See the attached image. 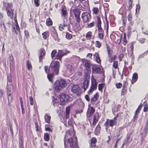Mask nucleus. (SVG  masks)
<instances>
[{
    "label": "nucleus",
    "mask_w": 148,
    "mask_h": 148,
    "mask_svg": "<svg viewBox=\"0 0 148 148\" xmlns=\"http://www.w3.org/2000/svg\"><path fill=\"white\" fill-rule=\"evenodd\" d=\"M66 82L65 80L61 79H58L54 83L53 89L55 92H58L65 87Z\"/></svg>",
    "instance_id": "1"
},
{
    "label": "nucleus",
    "mask_w": 148,
    "mask_h": 148,
    "mask_svg": "<svg viewBox=\"0 0 148 148\" xmlns=\"http://www.w3.org/2000/svg\"><path fill=\"white\" fill-rule=\"evenodd\" d=\"M2 9L3 10H6L8 16L11 18L13 19L14 10L13 8L12 3H3Z\"/></svg>",
    "instance_id": "2"
},
{
    "label": "nucleus",
    "mask_w": 148,
    "mask_h": 148,
    "mask_svg": "<svg viewBox=\"0 0 148 148\" xmlns=\"http://www.w3.org/2000/svg\"><path fill=\"white\" fill-rule=\"evenodd\" d=\"M60 67V63L58 61H52L50 64L49 71L52 72L53 74L58 75Z\"/></svg>",
    "instance_id": "3"
},
{
    "label": "nucleus",
    "mask_w": 148,
    "mask_h": 148,
    "mask_svg": "<svg viewBox=\"0 0 148 148\" xmlns=\"http://www.w3.org/2000/svg\"><path fill=\"white\" fill-rule=\"evenodd\" d=\"M66 142L64 140L65 148H68L66 145ZM67 143L69 145L70 148H79L77 143V138L75 136L74 138H72L68 139Z\"/></svg>",
    "instance_id": "4"
},
{
    "label": "nucleus",
    "mask_w": 148,
    "mask_h": 148,
    "mask_svg": "<svg viewBox=\"0 0 148 148\" xmlns=\"http://www.w3.org/2000/svg\"><path fill=\"white\" fill-rule=\"evenodd\" d=\"M98 83L95 79L92 77L91 80V84L90 89L88 91L89 94H91L94 91L96 90L97 87Z\"/></svg>",
    "instance_id": "5"
},
{
    "label": "nucleus",
    "mask_w": 148,
    "mask_h": 148,
    "mask_svg": "<svg viewBox=\"0 0 148 148\" xmlns=\"http://www.w3.org/2000/svg\"><path fill=\"white\" fill-rule=\"evenodd\" d=\"M81 17L83 23H86L89 22L91 18L90 14L87 12H83L81 15Z\"/></svg>",
    "instance_id": "6"
},
{
    "label": "nucleus",
    "mask_w": 148,
    "mask_h": 148,
    "mask_svg": "<svg viewBox=\"0 0 148 148\" xmlns=\"http://www.w3.org/2000/svg\"><path fill=\"white\" fill-rule=\"evenodd\" d=\"M82 62H83V64L85 68L86 71L89 73L91 71V64L89 61L86 60L82 59Z\"/></svg>",
    "instance_id": "7"
},
{
    "label": "nucleus",
    "mask_w": 148,
    "mask_h": 148,
    "mask_svg": "<svg viewBox=\"0 0 148 148\" xmlns=\"http://www.w3.org/2000/svg\"><path fill=\"white\" fill-rule=\"evenodd\" d=\"M70 96L65 93H63L59 95V98L61 102H67L69 100Z\"/></svg>",
    "instance_id": "8"
},
{
    "label": "nucleus",
    "mask_w": 148,
    "mask_h": 148,
    "mask_svg": "<svg viewBox=\"0 0 148 148\" xmlns=\"http://www.w3.org/2000/svg\"><path fill=\"white\" fill-rule=\"evenodd\" d=\"M80 88L78 85H75L72 86L71 88V91L73 93H75L78 95L80 91Z\"/></svg>",
    "instance_id": "9"
},
{
    "label": "nucleus",
    "mask_w": 148,
    "mask_h": 148,
    "mask_svg": "<svg viewBox=\"0 0 148 148\" xmlns=\"http://www.w3.org/2000/svg\"><path fill=\"white\" fill-rule=\"evenodd\" d=\"M92 73L94 74H100L101 73V68L97 65H93L92 66Z\"/></svg>",
    "instance_id": "10"
},
{
    "label": "nucleus",
    "mask_w": 148,
    "mask_h": 148,
    "mask_svg": "<svg viewBox=\"0 0 148 148\" xmlns=\"http://www.w3.org/2000/svg\"><path fill=\"white\" fill-rule=\"evenodd\" d=\"M95 111V110L92 107H89L86 112L87 119H89L91 115L93 114Z\"/></svg>",
    "instance_id": "11"
},
{
    "label": "nucleus",
    "mask_w": 148,
    "mask_h": 148,
    "mask_svg": "<svg viewBox=\"0 0 148 148\" xmlns=\"http://www.w3.org/2000/svg\"><path fill=\"white\" fill-rule=\"evenodd\" d=\"M66 55V53L62 50H58V52L56 56V58L55 59H56L61 60L62 57Z\"/></svg>",
    "instance_id": "12"
},
{
    "label": "nucleus",
    "mask_w": 148,
    "mask_h": 148,
    "mask_svg": "<svg viewBox=\"0 0 148 148\" xmlns=\"http://www.w3.org/2000/svg\"><path fill=\"white\" fill-rule=\"evenodd\" d=\"M70 107L69 106H67L66 108V114L64 118V121H63L64 123L66 124V120L67 119H68L70 116Z\"/></svg>",
    "instance_id": "13"
},
{
    "label": "nucleus",
    "mask_w": 148,
    "mask_h": 148,
    "mask_svg": "<svg viewBox=\"0 0 148 148\" xmlns=\"http://www.w3.org/2000/svg\"><path fill=\"white\" fill-rule=\"evenodd\" d=\"M61 12L62 16L64 18L67 17L68 13L67 11V10L64 6H63L62 7V8L61 9Z\"/></svg>",
    "instance_id": "14"
},
{
    "label": "nucleus",
    "mask_w": 148,
    "mask_h": 148,
    "mask_svg": "<svg viewBox=\"0 0 148 148\" xmlns=\"http://www.w3.org/2000/svg\"><path fill=\"white\" fill-rule=\"evenodd\" d=\"M15 27L14 26L12 27V30L13 32H15L16 34H21V32L20 31V28L18 23L15 24Z\"/></svg>",
    "instance_id": "15"
},
{
    "label": "nucleus",
    "mask_w": 148,
    "mask_h": 148,
    "mask_svg": "<svg viewBox=\"0 0 148 148\" xmlns=\"http://www.w3.org/2000/svg\"><path fill=\"white\" fill-rule=\"evenodd\" d=\"M89 82V81L86 79H84V82L83 83L82 85V88L84 89V91H85L88 87Z\"/></svg>",
    "instance_id": "16"
},
{
    "label": "nucleus",
    "mask_w": 148,
    "mask_h": 148,
    "mask_svg": "<svg viewBox=\"0 0 148 148\" xmlns=\"http://www.w3.org/2000/svg\"><path fill=\"white\" fill-rule=\"evenodd\" d=\"M9 60L10 61V70H13L14 68V63L13 61V57L12 55L10 57Z\"/></svg>",
    "instance_id": "17"
},
{
    "label": "nucleus",
    "mask_w": 148,
    "mask_h": 148,
    "mask_svg": "<svg viewBox=\"0 0 148 148\" xmlns=\"http://www.w3.org/2000/svg\"><path fill=\"white\" fill-rule=\"evenodd\" d=\"M99 119V114L98 112H96L94 115L93 118V125H95L97 122H98Z\"/></svg>",
    "instance_id": "18"
},
{
    "label": "nucleus",
    "mask_w": 148,
    "mask_h": 148,
    "mask_svg": "<svg viewBox=\"0 0 148 148\" xmlns=\"http://www.w3.org/2000/svg\"><path fill=\"white\" fill-rule=\"evenodd\" d=\"M97 142V139L95 138H92L90 140V146L91 148H96V143Z\"/></svg>",
    "instance_id": "19"
},
{
    "label": "nucleus",
    "mask_w": 148,
    "mask_h": 148,
    "mask_svg": "<svg viewBox=\"0 0 148 148\" xmlns=\"http://www.w3.org/2000/svg\"><path fill=\"white\" fill-rule=\"evenodd\" d=\"M101 22L100 18L98 16L97 17V26L98 28V31L103 29L101 27Z\"/></svg>",
    "instance_id": "20"
},
{
    "label": "nucleus",
    "mask_w": 148,
    "mask_h": 148,
    "mask_svg": "<svg viewBox=\"0 0 148 148\" xmlns=\"http://www.w3.org/2000/svg\"><path fill=\"white\" fill-rule=\"evenodd\" d=\"M138 79V75L136 73H134L132 76V83L133 84Z\"/></svg>",
    "instance_id": "21"
},
{
    "label": "nucleus",
    "mask_w": 148,
    "mask_h": 148,
    "mask_svg": "<svg viewBox=\"0 0 148 148\" xmlns=\"http://www.w3.org/2000/svg\"><path fill=\"white\" fill-rule=\"evenodd\" d=\"M13 86L11 84H8V83L7 84V86L6 89L7 90V94L11 93V90H12L13 88Z\"/></svg>",
    "instance_id": "22"
},
{
    "label": "nucleus",
    "mask_w": 148,
    "mask_h": 148,
    "mask_svg": "<svg viewBox=\"0 0 148 148\" xmlns=\"http://www.w3.org/2000/svg\"><path fill=\"white\" fill-rule=\"evenodd\" d=\"M75 17L80 15L81 11L79 9H74L73 10Z\"/></svg>",
    "instance_id": "23"
},
{
    "label": "nucleus",
    "mask_w": 148,
    "mask_h": 148,
    "mask_svg": "<svg viewBox=\"0 0 148 148\" xmlns=\"http://www.w3.org/2000/svg\"><path fill=\"white\" fill-rule=\"evenodd\" d=\"M124 128L125 127L124 126L120 127L119 128L118 131L116 132V136L117 138H119V136L122 134V131L124 129Z\"/></svg>",
    "instance_id": "24"
},
{
    "label": "nucleus",
    "mask_w": 148,
    "mask_h": 148,
    "mask_svg": "<svg viewBox=\"0 0 148 148\" xmlns=\"http://www.w3.org/2000/svg\"><path fill=\"white\" fill-rule=\"evenodd\" d=\"M101 126L99 124L97 125L95 130V133L96 135H99V134L100 133V131L101 130Z\"/></svg>",
    "instance_id": "25"
},
{
    "label": "nucleus",
    "mask_w": 148,
    "mask_h": 148,
    "mask_svg": "<svg viewBox=\"0 0 148 148\" xmlns=\"http://www.w3.org/2000/svg\"><path fill=\"white\" fill-rule=\"evenodd\" d=\"M99 97L98 92H97L95 94L93 97L91 99V101L92 102H95L97 101Z\"/></svg>",
    "instance_id": "26"
},
{
    "label": "nucleus",
    "mask_w": 148,
    "mask_h": 148,
    "mask_svg": "<svg viewBox=\"0 0 148 148\" xmlns=\"http://www.w3.org/2000/svg\"><path fill=\"white\" fill-rule=\"evenodd\" d=\"M94 56L95 57L96 61L97 62L100 64L101 63V61L100 59V57L98 53H96L94 55Z\"/></svg>",
    "instance_id": "27"
},
{
    "label": "nucleus",
    "mask_w": 148,
    "mask_h": 148,
    "mask_svg": "<svg viewBox=\"0 0 148 148\" xmlns=\"http://www.w3.org/2000/svg\"><path fill=\"white\" fill-rule=\"evenodd\" d=\"M7 94L8 95V105H10V104L13 101V99L12 96H11V93H8V94Z\"/></svg>",
    "instance_id": "28"
},
{
    "label": "nucleus",
    "mask_w": 148,
    "mask_h": 148,
    "mask_svg": "<svg viewBox=\"0 0 148 148\" xmlns=\"http://www.w3.org/2000/svg\"><path fill=\"white\" fill-rule=\"evenodd\" d=\"M109 126L112 127L117 122L115 120H109Z\"/></svg>",
    "instance_id": "29"
},
{
    "label": "nucleus",
    "mask_w": 148,
    "mask_h": 148,
    "mask_svg": "<svg viewBox=\"0 0 148 148\" xmlns=\"http://www.w3.org/2000/svg\"><path fill=\"white\" fill-rule=\"evenodd\" d=\"M53 22L51 20L50 18H49L47 19L46 24V25L48 26H51L52 25Z\"/></svg>",
    "instance_id": "30"
},
{
    "label": "nucleus",
    "mask_w": 148,
    "mask_h": 148,
    "mask_svg": "<svg viewBox=\"0 0 148 148\" xmlns=\"http://www.w3.org/2000/svg\"><path fill=\"white\" fill-rule=\"evenodd\" d=\"M51 118V116H50L48 115L47 114H46L45 116V121L48 123H49Z\"/></svg>",
    "instance_id": "31"
},
{
    "label": "nucleus",
    "mask_w": 148,
    "mask_h": 148,
    "mask_svg": "<svg viewBox=\"0 0 148 148\" xmlns=\"http://www.w3.org/2000/svg\"><path fill=\"white\" fill-rule=\"evenodd\" d=\"M105 85V83L99 84L98 85V89L100 91H102V89Z\"/></svg>",
    "instance_id": "32"
},
{
    "label": "nucleus",
    "mask_w": 148,
    "mask_h": 148,
    "mask_svg": "<svg viewBox=\"0 0 148 148\" xmlns=\"http://www.w3.org/2000/svg\"><path fill=\"white\" fill-rule=\"evenodd\" d=\"M142 106V104L141 103L140 105L138 107L137 109L136 110L135 112V114H136L137 115H138V114L139 113L140 110L141 109V108Z\"/></svg>",
    "instance_id": "33"
},
{
    "label": "nucleus",
    "mask_w": 148,
    "mask_h": 148,
    "mask_svg": "<svg viewBox=\"0 0 148 148\" xmlns=\"http://www.w3.org/2000/svg\"><path fill=\"white\" fill-rule=\"evenodd\" d=\"M23 147V140L21 137L19 138V147Z\"/></svg>",
    "instance_id": "34"
},
{
    "label": "nucleus",
    "mask_w": 148,
    "mask_h": 148,
    "mask_svg": "<svg viewBox=\"0 0 148 148\" xmlns=\"http://www.w3.org/2000/svg\"><path fill=\"white\" fill-rule=\"evenodd\" d=\"M107 49L108 55V57H111V49L109 47L107 44H106Z\"/></svg>",
    "instance_id": "35"
},
{
    "label": "nucleus",
    "mask_w": 148,
    "mask_h": 148,
    "mask_svg": "<svg viewBox=\"0 0 148 148\" xmlns=\"http://www.w3.org/2000/svg\"><path fill=\"white\" fill-rule=\"evenodd\" d=\"M127 89L125 85H123V86L122 89L121 91V95H124L126 93Z\"/></svg>",
    "instance_id": "36"
},
{
    "label": "nucleus",
    "mask_w": 148,
    "mask_h": 148,
    "mask_svg": "<svg viewBox=\"0 0 148 148\" xmlns=\"http://www.w3.org/2000/svg\"><path fill=\"white\" fill-rule=\"evenodd\" d=\"M44 140L46 141H48L49 140V136L48 133H45L44 134Z\"/></svg>",
    "instance_id": "37"
},
{
    "label": "nucleus",
    "mask_w": 148,
    "mask_h": 148,
    "mask_svg": "<svg viewBox=\"0 0 148 148\" xmlns=\"http://www.w3.org/2000/svg\"><path fill=\"white\" fill-rule=\"evenodd\" d=\"M53 77V74H51V73H47V78L49 81L52 82V79Z\"/></svg>",
    "instance_id": "38"
},
{
    "label": "nucleus",
    "mask_w": 148,
    "mask_h": 148,
    "mask_svg": "<svg viewBox=\"0 0 148 148\" xmlns=\"http://www.w3.org/2000/svg\"><path fill=\"white\" fill-rule=\"evenodd\" d=\"M57 53V50H53L51 53V56L52 59L53 58L56 57V54Z\"/></svg>",
    "instance_id": "39"
},
{
    "label": "nucleus",
    "mask_w": 148,
    "mask_h": 148,
    "mask_svg": "<svg viewBox=\"0 0 148 148\" xmlns=\"http://www.w3.org/2000/svg\"><path fill=\"white\" fill-rule=\"evenodd\" d=\"M75 20L76 21V22L77 23L79 24L81 21V20L80 18V15L78 16H77L75 17Z\"/></svg>",
    "instance_id": "40"
},
{
    "label": "nucleus",
    "mask_w": 148,
    "mask_h": 148,
    "mask_svg": "<svg viewBox=\"0 0 148 148\" xmlns=\"http://www.w3.org/2000/svg\"><path fill=\"white\" fill-rule=\"evenodd\" d=\"M99 10L97 8L94 7L92 9V11L96 15H97L98 14Z\"/></svg>",
    "instance_id": "41"
},
{
    "label": "nucleus",
    "mask_w": 148,
    "mask_h": 148,
    "mask_svg": "<svg viewBox=\"0 0 148 148\" xmlns=\"http://www.w3.org/2000/svg\"><path fill=\"white\" fill-rule=\"evenodd\" d=\"M26 65L27 67V69L28 70H30V69L32 68V66L31 64V63L29 61H27Z\"/></svg>",
    "instance_id": "42"
},
{
    "label": "nucleus",
    "mask_w": 148,
    "mask_h": 148,
    "mask_svg": "<svg viewBox=\"0 0 148 148\" xmlns=\"http://www.w3.org/2000/svg\"><path fill=\"white\" fill-rule=\"evenodd\" d=\"M91 36V32H89L86 34V37L88 39H90Z\"/></svg>",
    "instance_id": "43"
},
{
    "label": "nucleus",
    "mask_w": 148,
    "mask_h": 148,
    "mask_svg": "<svg viewBox=\"0 0 148 148\" xmlns=\"http://www.w3.org/2000/svg\"><path fill=\"white\" fill-rule=\"evenodd\" d=\"M72 35L69 32H67L66 33V38L68 40H70L72 38Z\"/></svg>",
    "instance_id": "44"
},
{
    "label": "nucleus",
    "mask_w": 148,
    "mask_h": 148,
    "mask_svg": "<svg viewBox=\"0 0 148 148\" xmlns=\"http://www.w3.org/2000/svg\"><path fill=\"white\" fill-rule=\"evenodd\" d=\"M53 36L55 40L57 41L58 42H59L60 41V39L58 38V34H56L53 35Z\"/></svg>",
    "instance_id": "45"
},
{
    "label": "nucleus",
    "mask_w": 148,
    "mask_h": 148,
    "mask_svg": "<svg viewBox=\"0 0 148 148\" xmlns=\"http://www.w3.org/2000/svg\"><path fill=\"white\" fill-rule=\"evenodd\" d=\"M95 22L93 21L91 23L88 24H87V27L88 28L92 27L95 26Z\"/></svg>",
    "instance_id": "46"
},
{
    "label": "nucleus",
    "mask_w": 148,
    "mask_h": 148,
    "mask_svg": "<svg viewBox=\"0 0 148 148\" xmlns=\"http://www.w3.org/2000/svg\"><path fill=\"white\" fill-rule=\"evenodd\" d=\"M126 139L127 141L129 143L131 142L132 140V138L131 137L130 135L128 134L127 136Z\"/></svg>",
    "instance_id": "47"
},
{
    "label": "nucleus",
    "mask_w": 148,
    "mask_h": 148,
    "mask_svg": "<svg viewBox=\"0 0 148 148\" xmlns=\"http://www.w3.org/2000/svg\"><path fill=\"white\" fill-rule=\"evenodd\" d=\"M95 46L98 48H100L101 46V43L98 41H96L95 42Z\"/></svg>",
    "instance_id": "48"
},
{
    "label": "nucleus",
    "mask_w": 148,
    "mask_h": 148,
    "mask_svg": "<svg viewBox=\"0 0 148 148\" xmlns=\"http://www.w3.org/2000/svg\"><path fill=\"white\" fill-rule=\"evenodd\" d=\"M73 122V120L72 118H71L69 119L68 123V125H71Z\"/></svg>",
    "instance_id": "49"
},
{
    "label": "nucleus",
    "mask_w": 148,
    "mask_h": 148,
    "mask_svg": "<svg viewBox=\"0 0 148 148\" xmlns=\"http://www.w3.org/2000/svg\"><path fill=\"white\" fill-rule=\"evenodd\" d=\"M118 62L117 61H114L113 64V67L115 69H116L118 68Z\"/></svg>",
    "instance_id": "50"
},
{
    "label": "nucleus",
    "mask_w": 148,
    "mask_h": 148,
    "mask_svg": "<svg viewBox=\"0 0 148 148\" xmlns=\"http://www.w3.org/2000/svg\"><path fill=\"white\" fill-rule=\"evenodd\" d=\"M65 26V25L64 24L63 25L60 24L59 27V29L60 31H63L64 29V27Z\"/></svg>",
    "instance_id": "51"
},
{
    "label": "nucleus",
    "mask_w": 148,
    "mask_h": 148,
    "mask_svg": "<svg viewBox=\"0 0 148 148\" xmlns=\"http://www.w3.org/2000/svg\"><path fill=\"white\" fill-rule=\"evenodd\" d=\"M98 37L101 40L103 39L104 37V35L102 33H99Z\"/></svg>",
    "instance_id": "52"
},
{
    "label": "nucleus",
    "mask_w": 148,
    "mask_h": 148,
    "mask_svg": "<svg viewBox=\"0 0 148 148\" xmlns=\"http://www.w3.org/2000/svg\"><path fill=\"white\" fill-rule=\"evenodd\" d=\"M24 33L25 35L26 36V38H29V35L28 32L26 30H25L24 31Z\"/></svg>",
    "instance_id": "53"
},
{
    "label": "nucleus",
    "mask_w": 148,
    "mask_h": 148,
    "mask_svg": "<svg viewBox=\"0 0 148 148\" xmlns=\"http://www.w3.org/2000/svg\"><path fill=\"white\" fill-rule=\"evenodd\" d=\"M138 41L141 43H143L146 40L145 38H141L138 40Z\"/></svg>",
    "instance_id": "54"
},
{
    "label": "nucleus",
    "mask_w": 148,
    "mask_h": 148,
    "mask_svg": "<svg viewBox=\"0 0 148 148\" xmlns=\"http://www.w3.org/2000/svg\"><path fill=\"white\" fill-rule=\"evenodd\" d=\"M47 33L46 32H44L42 34V37L43 38L45 39H46L47 38Z\"/></svg>",
    "instance_id": "55"
},
{
    "label": "nucleus",
    "mask_w": 148,
    "mask_h": 148,
    "mask_svg": "<svg viewBox=\"0 0 148 148\" xmlns=\"http://www.w3.org/2000/svg\"><path fill=\"white\" fill-rule=\"evenodd\" d=\"M45 50L44 49H43L40 51V56L43 57L45 56Z\"/></svg>",
    "instance_id": "56"
},
{
    "label": "nucleus",
    "mask_w": 148,
    "mask_h": 148,
    "mask_svg": "<svg viewBox=\"0 0 148 148\" xmlns=\"http://www.w3.org/2000/svg\"><path fill=\"white\" fill-rule=\"evenodd\" d=\"M39 0H34V3L35 4V5L36 7H38L39 5Z\"/></svg>",
    "instance_id": "57"
},
{
    "label": "nucleus",
    "mask_w": 148,
    "mask_h": 148,
    "mask_svg": "<svg viewBox=\"0 0 148 148\" xmlns=\"http://www.w3.org/2000/svg\"><path fill=\"white\" fill-rule=\"evenodd\" d=\"M57 32H56V29L55 28H53V29L52 30L51 32V34L52 35H54L56 34H57Z\"/></svg>",
    "instance_id": "58"
},
{
    "label": "nucleus",
    "mask_w": 148,
    "mask_h": 148,
    "mask_svg": "<svg viewBox=\"0 0 148 148\" xmlns=\"http://www.w3.org/2000/svg\"><path fill=\"white\" fill-rule=\"evenodd\" d=\"M105 19L106 21V25H107V30H106V33L108 34V29H109V25L108 23V19L107 18H105Z\"/></svg>",
    "instance_id": "59"
},
{
    "label": "nucleus",
    "mask_w": 148,
    "mask_h": 148,
    "mask_svg": "<svg viewBox=\"0 0 148 148\" xmlns=\"http://www.w3.org/2000/svg\"><path fill=\"white\" fill-rule=\"evenodd\" d=\"M124 55L123 53H121L119 56V60L120 61H121L122 59L123 58Z\"/></svg>",
    "instance_id": "60"
},
{
    "label": "nucleus",
    "mask_w": 148,
    "mask_h": 148,
    "mask_svg": "<svg viewBox=\"0 0 148 148\" xmlns=\"http://www.w3.org/2000/svg\"><path fill=\"white\" fill-rule=\"evenodd\" d=\"M0 26H1V27H3L4 28L5 31V32H7L6 28V27L5 26V25L4 23H1L0 24Z\"/></svg>",
    "instance_id": "61"
},
{
    "label": "nucleus",
    "mask_w": 148,
    "mask_h": 148,
    "mask_svg": "<svg viewBox=\"0 0 148 148\" xmlns=\"http://www.w3.org/2000/svg\"><path fill=\"white\" fill-rule=\"evenodd\" d=\"M29 99L30 101V104L32 106L34 104L33 98L32 97L30 96L29 97Z\"/></svg>",
    "instance_id": "62"
},
{
    "label": "nucleus",
    "mask_w": 148,
    "mask_h": 148,
    "mask_svg": "<svg viewBox=\"0 0 148 148\" xmlns=\"http://www.w3.org/2000/svg\"><path fill=\"white\" fill-rule=\"evenodd\" d=\"M138 116V115L135 114L133 119L132 120V121L134 122H135L137 120V118Z\"/></svg>",
    "instance_id": "63"
},
{
    "label": "nucleus",
    "mask_w": 148,
    "mask_h": 148,
    "mask_svg": "<svg viewBox=\"0 0 148 148\" xmlns=\"http://www.w3.org/2000/svg\"><path fill=\"white\" fill-rule=\"evenodd\" d=\"M132 19V16L131 14H130L128 16V21H130Z\"/></svg>",
    "instance_id": "64"
}]
</instances>
